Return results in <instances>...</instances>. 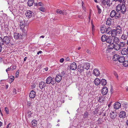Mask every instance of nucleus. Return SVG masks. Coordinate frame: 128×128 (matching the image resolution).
Segmentation results:
<instances>
[{"label": "nucleus", "instance_id": "1", "mask_svg": "<svg viewBox=\"0 0 128 128\" xmlns=\"http://www.w3.org/2000/svg\"><path fill=\"white\" fill-rule=\"evenodd\" d=\"M116 10L117 12L120 11L122 14H124L126 12V8L124 4H118L116 8Z\"/></svg>", "mask_w": 128, "mask_h": 128}, {"label": "nucleus", "instance_id": "2", "mask_svg": "<svg viewBox=\"0 0 128 128\" xmlns=\"http://www.w3.org/2000/svg\"><path fill=\"white\" fill-rule=\"evenodd\" d=\"M46 83L47 84H51L52 85H54L56 83L55 78L51 76H49L46 80Z\"/></svg>", "mask_w": 128, "mask_h": 128}, {"label": "nucleus", "instance_id": "3", "mask_svg": "<svg viewBox=\"0 0 128 128\" xmlns=\"http://www.w3.org/2000/svg\"><path fill=\"white\" fill-rule=\"evenodd\" d=\"M11 39L9 37L7 36H4L3 38L4 44H9L10 42Z\"/></svg>", "mask_w": 128, "mask_h": 128}, {"label": "nucleus", "instance_id": "4", "mask_svg": "<svg viewBox=\"0 0 128 128\" xmlns=\"http://www.w3.org/2000/svg\"><path fill=\"white\" fill-rule=\"evenodd\" d=\"M25 22L24 21H21L20 22V29L22 31L24 32L25 31L24 28L25 27Z\"/></svg>", "mask_w": 128, "mask_h": 128}, {"label": "nucleus", "instance_id": "5", "mask_svg": "<svg viewBox=\"0 0 128 128\" xmlns=\"http://www.w3.org/2000/svg\"><path fill=\"white\" fill-rule=\"evenodd\" d=\"M117 114L115 111H111L110 113V116L112 119H115L116 117Z\"/></svg>", "mask_w": 128, "mask_h": 128}, {"label": "nucleus", "instance_id": "6", "mask_svg": "<svg viewBox=\"0 0 128 128\" xmlns=\"http://www.w3.org/2000/svg\"><path fill=\"white\" fill-rule=\"evenodd\" d=\"M118 34H122V30L121 27L120 26H117L115 29Z\"/></svg>", "mask_w": 128, "mask_h": 128}, {"label": "nucleus", "instance_id": "7", "mask_svg": "<svg viewBox=\"0 0 128 128\" xmlns=\"http://www.w3.org/2000/svg\"><path fill=\"white\" fill-rule=\"evenodd\" d=\"M93 74L96 77L99 76L100 74V72L99 70L97 69H94L92 72Z\"/></svg>", "mask_w": 128, "mask_h": 128}, {"label": "nucleus", "instance_id": "8", "mask_svg": "<svg viewBox=\"0 0 128 128\" xmlns=\"http://www.w3.org/2000/svg\"><path fill=\"white\" fill-rule=\"evenodd\" d=\"M55 82H59L62 79V76L60 74H58L56 75L55 78Z\"/></svg>", "mask_w": 128, "mask_h": 128}, {"label": "nucleus", "instance_id": "9", "mask_svg": "<svg viewBox=\"0 0 128 128\" xmlns=\"http://www.w3.org/2000/svg\"><path fill=\"white\" fill-rule=\"evenodd\" d=\"M77 66L76 63L75 62H73L70 65V68L72 70H74L77 68Z\"/></svg>", "mask_w": 128, "mask_h": 128}, {"label": "nucleus", "instance_id": "10", "mask_svg": "<svg viewBox=\"0 0 128 128\" xmlns=\"http://www.w3.org/2000/svg\"><path fill=\"white\" fill-rule=\"evenodd\" d=\"M79 62V64L78 66V70L80 73H81L84 71V68L82 65L80 64V63L81 62Z\"/></svg>", "mask_w": 128, "mask_h": 128}, {"label": "nucleus", "instance_id": "11", "mask_svg": "<svg viewBox=\"0 0 128 128\" xmlns=\"http://www.w3.org/2000/svg\"><path fill=\"white\" fill-rule=\"evenodd\" d=\"M121 104L119 102H116L114 105V108L115 109L118 110L120 108Z\"/></svg>", "mask_w": 128, "mask_h": 128}, {"label": "nucleus", "instance_id": "12", "mask_svg": "<svg viewBox=\"0 0 128 128\" xmlns=\"http://www.w3.org/2000/svg\"><path fill=\"white\" fill-rule=\"evenodd\" d=\"M108 88L106 87H104L102 90V92L103 95H106L108 93Z\"/></svg>", "mask_w": 128, "mask_h": 128}, {"label": "nucleus", "instance_id": "13", "mask_svg": "<svg viewBox=\"0 0 128 128\" xmlns=\"http://www.w3.org/2000/svg\"><path fill=\"white\" fill-rule=\"evenodd\" d=\"M32 12L30 10H28L26 11V17L28 18H30L32 15Z\"/></svg>", "mask_w": 128, "mask_h": 128}, {"label": "nucleus", "instance_id": "14", "mask_svg": "<svg viewBox=\"0 0 128 128\" xmlns=\"http://www.w3.org/2000/svg\"><path fill=\"white\" fill-rule=\"evenodd\" d=\"M36 95V92L33 90H32L30 92L29 95L30 97L32 98H34Z\"/></svg>", "mask_w": 128, "mask_h": 128}, {"label": "nucleus", "instance_id": "15", "mask_svg": "<svg viewBox=\"0 0 128 128\" xmlns=\"http://www.w3.org/2000/svg\"><path fill=\"white\" fill-rule=\"evenodd\" d=\"M46 83L43 82H40L39 84V86L40 88L41 89L44 88L46 86Z\"/></svg>", "mask_w": 128, "mask_h": 128}, {"label": "nucleus", "instance_id": "16", "mask_svg": "<svg viewBox=\"0 0 128 128\" xmlns=\"http://www.w3.org/2000/svg\"><path fill=\"white\" fill-rule=\"evenodd\" d=\"M22 36L20 33H14V37L16 39H18Z\"/></svg>", "mask_w": 128, "mask_h": 128}, {"label": "nucleus", "instance_id": "17", "mask_svg": "<svg viewBox=\"0 0 128 128\" xmlns=\"http://www.w3.org/2000/svg\"><path fill=\"white\" fill-rule=\"evenodd\" d=\"M82 66L85 69L88 70L90 68V65L88 63H85Z\"/></svg>", "mask_w": 128, "mask_h": 128}, {"label": "nucleus", "instance_id": "18", "mask_svg": "<svg viewBox=\"0 0 128 128\" xmlns=\"http://www.w3.org/2000/svg\"><path fill=\"white\" fill-rule=\"evenodd\" d=\"M110 34H111V36L112 37H116L118 34L117 33L115 30V29L112 30Z\"/></svg>", "mask_w": 128, "mask_h": 128}, {"label": "nucleus", "instance_id": "19", "mask_svg": "<svg viewBox=\"0 0 128 128\" xmlns=\"http://www.w3.org/2000/svg\"><path fill=\"white\" fill-rule=\"evenodd\" d=\"M113 42L115 44H118L120 42V40L119 38L117 37H114L112 40Z\"/></svg>", "mask_w": 128, "mask_h": 128}, {"label": "nucleus", "instance_id": "20", "mask_svg": "<svg viewBox=\"0 0 128 128\" xmlns=\"http://www.w3.org/2000/svg\"><path fill=\"white\" fill-rule=\"evenodd\" d=\"M119 116L120 118H124L126 116L125 112L124 111H121L119 114Z\"/></svg>", "mask_w": 128, "mask_h": 128}, {"label": "nucleus", "instance_id": "21", "mask_svg": "<svg viewBox=\"0 0 128 128\" xmlns=\"http://www.w3.org/2000/svg\"><path fill=\"white\" fill-rule=\"evenodd\" d=\"M128 51L127 49L126 48H123L121 52L122 55H126L128 54Z\"/></svg>", "mask_w": 128, "mask_h": 128}, {"label": "nucleus", "instance_id": "22", "mask_svg": "<svg viewBox=\"0 0 128 128\" xmlns=\"http://www.w3.org/2000/svg\"><path fill=\"white\" fill-rule=\"evenodd\" d=\"M100 80L98 78H96L94 81V84L97 86L100 83Z\"/></svg>", "mask_w": 128, "mask_h": 128}, {"label": "nucleus", "instance_id": "23", "mask_svg": "<svg viewBox=\"0 0 128 128\" xmlns=\"http://www.w3.org/2000/svg\"><path fill=\"white\" fill-rule=\"evenodd\" d=\"M119 55L117 54H115L113 57L112 60L114 61H116L118 60Z\"/></svg>", "mask_w": 128, "mask_h": 128}, {"label": "nucleus", "instance_id": "24", "mask_svg": "<svg viewBox=\"0 0 128 128\" xmlns=\"http://www.w3.org/2000/svg\"><path fill=\"white\" fill-rule=\"evenodd\" d=\"M115 44L113 42H111L108 45V48L110 49H114V47Z\"/></svg>", "mask_w": 128, "mask_h": 128}, {"label": "nucleus", "instance_id": "25", "mask_svg": "<svg viewBox=\"0 0 128 128\" xmlns=\"http://www.w3.org/2000/svg\"><path fill=\"white\" fill-rule=\"evenodd\" d=\"M107 84L106 81V80L104 79H102L100 82V84L103 86H105Z\"/></svg>", "mask_w": 128, "mask_h": 128}, {"label": "nucleus", "instance_id": "26", "mask_svg": "<svg viewBox=\"0 0 128 128\" xmlns=\"http://www.w3.org/2000/svg\"><path fill=\"white\" fill-rule=\"evenodd\" d=\"M120 49L124 47L126 45V42H120L118 44Z\"/></svg>", "mask_w": 128, "mask_h": 128}, {"label": "nucleus", "instance_id": "27", "mask_svg": "<svg viewBox=\"0 0 128 128\" xmlns=\"http://www.w3.org/2000/svg\"><path fill=\"white\" fill-rule=\"evenodd\" d=\"M125 59L124 57L123 56H119L118 60V61L120 62H123L125 60Z\"/></svg>", "mask_w": 128, "mask_h": 128}, {"label": "nucleus", "instance_id": "28", "mask_svg": "<svg viewBox=\"0 0 128 128\" xmlns=\"http://www.w3.org/2000/svg\"><path fill=\"white\" fill-rule=\"evenodd\" d=\"M108 37L105 35H104L102 36L101 38V40L103 42H104L106 41Z\"/></svg>", "mask_w": 128, "mask_h": 128}, {"label": "nucleus", "instance_id": "29", "mask_svg": "<svg viewBox=\"0 0 128 128\" xmlns=\"http://www.w3.org/2000/svg\"><path fill=\"white\" fill-rule=\"evenodd\" d=\"M89 114L88 112H85L83 114V117L84 119L87 118Z\"/></svg>", "mask_w": 128, "mask_h": 128}, {"label": "nucleus", "instance_id": "30", "mask_svg": "<svg viewBox=\"0 0 128 128\" xmlns=\"http://www.w3.org/2000/svg\"><path fill=\"white\" fill-rule=\"evenodd\" d=\"M116 14V11L114 10H112L110 13V16L111 18H113L115 16Z\"/></svg>", "mask_w": 128, "mask_h": 128}, {"label": "nucleus", "instance_id": "31", "mask_svg": "<svg viewBox=\"0 0 128 128\" xmlns=\"http://www.w3.org/2000/svg\"><path fill=\"white\" fill-rule=\"evenodd\" d=\"M114 49L116 50H118L121 49L119 44H115Z\"/></svg>", "mask_w": 128, "mask_h": 128}, {"label": "nucleus", "instance_id": "32", "mask_svg": "<svg viewBox=\"0 0 128 128\" xmlns=\"http://www.w3.org/2000/svg\"><path fill=\"white\" fill-rule=\"evenodd\" d=\"M33 0H28V5L29 6H30L32 5L34 3Z\"/></svg>", "mask_w": 128, "mask_h": 128}, {"label": "nucleus", "instance_id": "33", "mask_svg": "<svg viewBox=\"0 0 128 128\" xmlns=\"http://www.w3.org/2000/svg\"><path fill=\"white\" fill-rule=\"evenodd\" d=\"M102 97L101 96V95L100 94L98 95V96L97 99L98 102H102Z\"/></svg>", "mask_w": 128, "mask_h": 128}, {"label": "nucleus", "instance_id": "34", "mask_svg": "<svg viewBox=\"0 0 128 128\" xmlns=\"http://www.w3.org/2000/svg\"><path fill=\"white\" fill-rule=\"evenodd\" d=\"M127 36L125 34H123L121 37V39L123 40H126L127 39Z\"/></svg>", "mask_w": 128, "mask_h": 128}, {"label": "nucleus", "instance_id": "35", "mask_svg": "<svg viewBox=\"0 0 128 128\" xmlns=\"http://www.w3.org/2000/svg\"><path fill=\"white\" fill-rule=\"evenodd\" d=\"M112 39L111 38L108 37L106 41V42L110 44L112 42Z\"/></svg>", "mask_w": 128, "mask_h": 128}, {"label": "nucleus", "instance_id": "36", "mask_svg": "<svg viewBox=\"0 0 128 128\" xmlns=\"http://www.w3.org/2000/svg\"><path fill=\"white\" fill-rule=\"evenodd\" d=\"M106 26L102 27L100 28V32L102 34L106 32Z\"/></svg>", "mask_w": 128, "mask_h": 128}, {"label": "nucleus", "instance_id": "37", "mask_svg": "<svg viewBox=\"0 0 128 128\" xmlns=\"http://www.w3.org/2000/svg\"><path fill=\"white\" fill-rule=\"evenodd\" d=\"M37 121L35 120H33L32 122V124L33 126H35L37 124Z\"/></svg>", "mask_w": 128, "mask_h": 128}, {"label": "nucleus", "instance_id": "38", "mask_svg": "<svg viewBox=\"0 0 128 128\" xmlns=\"http://www.w3.org/2000/svg\"><path fill=\"white\" fill-rule=\"evenodd\" d=\"M111 20H112L111 18H108L106 22V24L109 26L111 24Z\"/></svg>", "mask_w": 128, "mask_h": 128}, {"label": "nucleus", "instance_id": "39", "mask_svg": "<svg viewBox=\"0 0 128 128\" xmlns=\"http://www.w3.org/2000/svg\"><path fill=\"white\" fill-rule=\"evenodd\" d=\"M112 30L110 27H108L107 29H106V33L109 34H110Z\"/></svg>", "mask_w": 128, "mask_h": 128}, {"label": "nucleus", "instance_id": "40", "mask_svg": "<svg viewBox=\"0 0 128 128\" xmlns=\"http://www.w3.org/2000/svg\"><path fill=\"white\" fill-rule=\"evenodd\" d=\"M32 114V113L31 111H28L26 114V116L28 118H30L31 117Z\"/></svg>", "mask_w": 128, "mask_h": 128}, {"label": "nucleus", "instance_id": "41", "mask_svg": "<svg viewBox=\"0 0 128 128\" xmlns=\"http://www.w3.org/2000/svg\"><path fill=\"white\" fill-rule=\"evenodd\" d=\"M123 64L125 67L128 66V60H124L123 62Z\"/></svg>", "mask_w": 128, "mask_h": 128}, {"label": "nucleus", "instance_id": "42", "mask_svg": "<svg viewBox=\"0 0 128 128\" xmlns=\"http://www.w3.org/2000/svg\"><path fill=\"white\" fill-rule=\"evenodd\" d=\"M98 10V14H100L102 12V10L100 9L99 6L98 5H97L96 6Z\"/></svg>", "mask_w": 128, "mask_h": 128}, {"label": "nucleus", "instance_id": "43", "mask_svg": "<svg viewBox=\"0 0 128 128\" xmlns=\"http://www.w3.org/2000/svg\"><path fill=\"white\" fill-rule=\"evenodd\" d=\"M38 9L39 10L42 12H45L46 10L45 8L44 7H40Z\"/></svg>", "mask_w": 128, "mask_h": 128}, {"label": "nucleus", "instance_id": "44", "mask_svg": "<svg viewBox=\"0 0 128 128\" xmlns=\"http://www.w3.org/2000/svg\"><path fill=\"white\" fill-rule=\"evenodd\" d=\"M14 76H10L9 78V80H10L11 82H13L14 80Z\"/></svg>", "mask_w": 128, "mask_h": 128}, {"label": "nucleus", "instance_id": "45", "mask_svg": "<svg viewBox=\"0 0 128 128\" xmlns=\"http://www.w3.org/2000/svg\"><path fill=\"white\" fill-rule=\"evenodd\" d=\"M56 12L60 14H64V12H63V11L60 10H57L56 11Z\"/></svg>", "mask_w": 128, "mask_h": 128}, {"label": "nucleus", "instance_id": "46", "mask_svg": "<svg viewBox=\"0 0 128 128\" xmlns=\"http://www.w3.org/2000/svg\"><path fill=\"white\" fill-rule=\"evenodd\" d=\"M3 39L2 37H0V45H3L4 44Z\"/></svg>", "mask_w": 128, "mask_h": 128}, {"label": "nucleus", "instance_id": "47", "mask_svg": "<svg viewBox=\"0 0 128 128\" xmlns=\"http://www.w3.org/2000/svg\"><path fill=\"white\" fill-rule=\"evenodd\" d=\"M115 17L116 18H119L120 17V14L118 13H116Z\"/></svg>", "mask_w": 128, "mask_h": 128}, {"label": "nucleus", "instance_id": "48", "mask_svg": "<svg viewBox=\"0 0 128 128\" xmlns=\"http://www.w3.org/2000/svg\"><path fill=\"white\" fill-rule=\"evenodd\" d=\"M19 70H18L16 71V73L15 74V77L16 78H17L18 77L19 75Z\"/></svg>", "mask_w": 128, "mask_h": 128}, {"label": "nucleus", "instance_id": "49", "mask_svg": "<svg viewBox=\"0 0 128 128\" xmlns=\"http://www.w3.org/2000/svg\"><path fill=\"white\" fill-rule=\"evenodd\" d=\"M98 111V108H95L94 111L93 112L94 114H97Z\"/></svg>", "mask_w": 128, "mask_h": 128}, {"label": "nucleus", "instance_id": "50", "mask_svg": "<svg viewBox=\"0 0 128 128\" xmlns=\"http://www.w3.org/2000/svg\"><path fill=\"white\" fill-rule=\"evenodd\" d=\"M106 4L108 6H109L110 5V0H107Z\"/></svg>", "mask_w": 128, "mask_h": 128}, {"label": "nucleus", "instance_id": "51", "mask_svg": "<svg viewBox=\"0 0 128 128\" xmlns=\"http://www.w3.org/2000/svg\"><path fill=\"white\" fill-rule=\"evenodd\" d=\"M5 110L6 112V113L7 114H9V111L8 110V109L7 107H6L5 108Z\"/></svg>", "mask_w": 128, "mask_h": 128}, {"label": "nucleus", "instance_id": "52", "mask_svg": "<svg viewBox=\"0 0 128 128\" xmlns=\"http://www.w3.org/2000/svg\"><path fill=\"white\" fill-rule=\"evenodd\" d=\"M38 6H44V5L41 2H39L38 3Z\"/></svg>", "mask_w": 128, "mask_h": 128}, {"label": "nucleus", "instance_id": "53", "mask_svg": "<svg viewBox=\"0 0 128 128\" xmlns=\"http://www.w3.org/2000/svg\"><path fill=\"white\" fill-rule=\"evenodd\" d=\"M13 94L14 95L17 94L16 90V89L14 88L13 89Z\"/></svg>", "mask_w": 128, "mask_h": 128}, {"label": "nucleus", "instance_id": "54", "mask_svg": "<svg viewBox=\"0 0 128 128\" xmlns=\"http://www.w3.org/2000/svg\"><path fill=\"white\" fill-rule=\"evenodd\" d=\"M102 4H103L104 6L106 4V1L104 0H102Z\"/></svg>", "mask_w": 128, "mask_h": 128}, {"label": "nucleus", "instance_id": "55", "mask_svg": "<svg viewBox=\"0 0 128 128\" xmlns=\"http://www.w3.org/2000/svg\"><path fill=\"white\" fill-rule=\"evenodd\" d=\"M10 67H11V69H12V70L15 69L16 68V66H10Z\"/></svg>", "mask_w": 128, "mask_h": 128}, {"label": "nucleus", "instance_id": "56", "mask_svg": "<svg viewBox=\"0 0 128 128\" xmlns=\"http://www.w3.org/2000/svg\"><path fill=\"white\" fill-rule=\"evenodd\" d=\"M31 86L32 88L33 89L35 88L36 85L34 84H33L32 85H31Z\"/></svg>", "mask_w": 128, "mask_h": 128}, {"label": "nucleus", "instance_id": "57", "mask_svg": "<svg viewBox=\"0 0 128 128\" xmlns=\"http://www.w3.org/2000/svg\"><path fill=\"white\" fill-rule=\"evenodd\" d=\"M11 67H10L8 68L7 69H6V71L7 73L8 74V71H9L10 70V69H11Z\"/></svg>", "mask_w": 128, "mask_h": 128}, {"label": "nucleus", "instance_id": "58", "mask_svg": "<svg viewBox=\"0 0 128 128\" xmlns=\"http://www.w3.org/2000/svg\"><path fill=\"white\" fill-rule=\"evenodd\" d=\"M61 76H64L65 74V72L64 71H62L61 73Z\"/></svg>", "mask_w": 128, "mask_h": 128}, {"label": "nucleus", "instance_id": "59", "mask_svg": "<svg viewBox=\"0 0 128 128\" xmlns=\"http://www.w3.org/2000/svg\"><path fill=\"white\" fill-rule=\"evenodd\" d=\"M64 61V58H62L60 60V62L61 63H62Z\"/></svg>", "mask_w": 128, "mask_h": 128}, {"label": "nucleus", "instance_id": "60", "mask_svg": "<svg viewBox=\"0 0 128 128\" xmlns=\"http://www.w3.org/2000/svg\"><path fill=\"white\" fill-rule=\"evenodd\" d=\"M31 104V103L30 102H28L27 103V105L29 106H30Z\"/></svg>", "mask_w": 128, "mask_h": 128}, {"label": "nucleus", "instance_id": "61", "mask_svg": "<svg viewBox=\"0 0 128 128\" xmlns=\"http://www.w3.org/2000/svg\"><path fill=\"white\" fill-rule=\"evenodd\" d=\"M113 88L112 87H111V89H110V92L112 94L113 93Z\"/></svg>", "mask_w": 128, "mask_h": 128}, {"label": "nucleus", "instance_id": "62", "mask_svg": "<svg viewBox=\"0 0 128 128\" xmlns=\"http://www.w3.org/2000/svg\"><path fill=\"white\" fill-rule=\"evenodd\" d=\"M70 60V58L68 57L66 58L65 59V60L66 61H69Z\"/></svg>", "mask_w": 128, "mask_h": 128}, {"label": "nucleus", "instance_id": "63", "mask_svg": "<svg viewBox=\"0 0 128 128\" xmlns=\"http://www.w3.org/2000/svg\"><path fill=\"white\" fill-rule=\"evenodd\" d=\"M94 26L92 24V30L93 31L94 30Z\"/></svg>", "mask_w": 128, "mask_h": 128}, {"label": "nucleus", "instance_id": "64", "mask_svg": "<svg viewBox=\"0 0 128 128\" xmlns=\"http://www.w3.org/2000/svg\"><path fill=\"white\" fill-rule=\"evenodd\" d=\"M87 52L88 53V54H90L91 53V52L90 50H87Z\"/></svg>", "mask_w": 128, "mask_h": 128}]
</instances>
